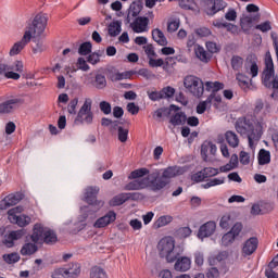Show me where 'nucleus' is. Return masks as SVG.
I'll return each instance as SVG.
<instances>
[{
	"instance_id": "obj_1",
	"label": "nucleus",
	"mask_w": 278,
	"mask_h": 278,
	"mask_svg": "<svg viewBox=\"0 0 278 278\" xmlns=\"http://www.w3.org/2000/svg\"><path fill=\"white\" fill-rule=\"evenodd\" d=\"M47 14L39 13L37 14L31 24L26 27V30L22 37V39L15 42L12 48L10 49L9 55L14 56L18 55L29 42H31V38H38L45 34V29H47Z\"/></svg>"
},
{
	"instance_id": "obj_2",
	"label": "nucleus",
	"mask_w": 278,
	"mask_h": 278,
	"mask_svg": "<svg viewBox=\"0 0 278 278\" xmlns=\"http://www.w3.org/2000/svg\"><path fill=\"white\" fill-rule=\"evenodd\" d=\"M236 131L241 136H248L250 149H255V142L262 138L264 127L262 123L254 117H241L236 122Z\"/></svg>"
},
{
	"instance_id": "obj_3",
	"label": "nucleus",
	"mask_w": 278,
	"mask_h": 278,
	"mask_svg": "<svg viewBox=\"0 0 278 278\" xmlns=\"http://www.w3.org/2000/svg\"><path fill=\"white\" fill-rule=\"evenodd\" d=\"M182 173L184 168L177 165L152 172L150 174L151 190H153V192H160V190H164V188H166V186L170 184V179L179 177V175H181Z\"/></svg>"
},
{
	"instance_id": "obj_4",
	"label": "nucleus",
	"mask_w": 278,
	"mask_h": 278,
	"mask_svg": "<svg viewBox=\"0 0 278 278\" xmlns=\"http://www.w3.org/2000/svg\"><path fill=\"white\" fill-rule=\"evenodd\" d=\"M263 84L265 88H273V99H278V77L275 76V63H273V56L266 54L265 70L263 71Z\"/></svg>"
},
{
	"instance_id": "obj_5",
	"label": "nucleus",
	"mask_w": 278,
	"mask_h": 278,
	"mask_svg": "<svg viewBox=\"0 0 278 278\" xmlns=\"http://www.w3.org/2000/svg\"><path fill=\"white\" fill-rule=\"evenodd\" d=\"M41 238H43L45 244H55L58 242L55 231L51 228H45L42 224H35L30 240L31 242L38 243Z\"/></svg>"
},
{
	"instance_id": "obj_6",
	"label": "nucleus",
	"mask_w": 278,
	"mask_h": 278,
	"mask_svg": "<svg viewBox=\"0 0 278 278\" xmlns=\"http://www.w3.org/2000/svg\"><path fill=\"white\" fill-rule=\"evenodd\" d=\"M159 253L161 257H165V260L172 264L177 260V252H175V239L173 237H165L160 240L157 244Z\"/></svg>"
},
{
	"instance_id": "obj_7",
	"label": "nucleus",
	"mask_w": 278,
	"mask_h": 278,
	"mask_svg": "<svg viewBox=\"0 0 278 278\" xmlns=\"http://www.w3.org/2000/svg\"><path fill=\"white\" fill-rule=\"evenodd\" d=\"M184 86L188 92L198 99H201V97H203V92H205L203 80L197 76H186L184 79Z\"/></svg>"
},
{
	"instance_id": "obj_8",
	"label": "nucleus",
	"mask_w": 278,
	"mask_h": 278,
	"mask_svg": "<svg viewBox=\"0 0 278 278\" xmlns=\"http://www.w3.org/2000/svg\"><path fill=\"white\" fill-rule=\"evenodd\" d=\"M94 113H92V99L87 98L78 111L75 123H79L80 125H92Z\"/></svg>"
},
{
	"instance_id": "obj_9",
	"label": "nucleus",
	"mask_w": 278,
	"mask_h": 278,
	"mask_svg": "<svg viewBox=\"0 0 278 278\" xmlns=\"http://www.w3.org/2000/svg\"><path fill=\"white\" fill-rule=\"evenodd\" d=\"M155 15L153 14V11L148 12V17L147 16H139L135 20H132L130 23H128L130 29L135 34H144V31H149V18H154Z\"/></svg>"
},
{
	"instance_id": "obj_10",
	"label": "nucleus",
	"mask_w": 278,
	"mask_h": 278,
	"mask_svg": "<svg viewBox=\"0 0 278 278\" xmlns=\"http://www.w3.org/2000/svg\"><path fill=\"white\" fill-rule=\"evenodd\" d=\"M23 212L22 206H16L8 211V216L10 223L18 225V227H27L31 223V217L27 215H18Z\"/></svg>"
},
{
	"instance_id": "obj_11",
	"label": "nucleus",
	"mask_w": 278,
	"mask_h": 278,
	"mask_svg": "<svg viewBox=\"0 0 278 278\" xmlns=\"http://www.w3.org/2000/svg\"><path fill=\"white\" fill-rule=\"evenodd\" d=\"M97 194H99V187H88L84 197L85 203L94 207L96 212L105 205L102 200H97Z\"/></svg>"
},
{
	"instance_id": "obj_12",
	"label": "nucleus",
	"mask_w": 278,
	"mask_h": 278,
	"mask_svg": "<svg viewBox=\"0 0 278 278\" xmlns=\"http://www.w3.org/2000/svg\"><path fill=\"white\" fill-rule=\"evenodd\" d=\"M25 100L21 97H11L0 103V114H12L14 110L21 108Z\"/></svg>"
},
{
	"instance_id": "obj_13",
	"label": "nucleus",
	"mask_w": 278,
	"mask_h": 278,
	"mask_svg": "<svg viewBox=\"0 0 278 278\" xmlns=\"http://www.w3.org/2000/svg\"><path fill=\"white\" fill-rule=\"evenodd\" d=\"M144 4L142 3V1H134L127 10V15L124 20L125 25L131 23L132 21H136V18H139L140 12H142Z\"/></svg>"
},
{
	"instance_id": "obj_14",
	"label": "nucleus",
	"mask_w": 278,
	"mask_h": 278,
	"mask_svg": "<svg viewBox=\"0 0 278 278\" xmlns=\"http://www.w3.org/2000/svg\"><path fill=\"white\" fill-rule=\"evenodd\" d=\"M222 101L223 97L210 94L205 101H202L197 105V114H205V110H207V108H212V105H214V108H218Z\"/></svg>"
},
{
	"instance_id": "obj_15",
	"label": "nucleus",
	"mask_w": 278,
	"mask_h": 278,
	"mask_svg": "<svg viewBox=\"0 0 278 278\" xmlns=\"http://www.w3.org/2000/svg\"><path fill=\"white\" fill-rule=\"evenodd\" d=\"M81 273V269L79 268V265L75 264L72 268H58L52 273V278H77L79 277V274Z\"/></svg>"
},
{
	"instance_id": "obj_16",
	"label": "nucleus",
	"mask_w": 278,
	"mask_h": 278,
	"mask_svg": "<svg viewBox=\"0 0 278 278\" xmlns=\"http://www.w3.org/2000/svg\"><path fill=\"white\" fill-rule=\"evenodd\" d=\"M204 5L207 16H214V14H218L220 10L227 8V2L223 0H205Z\"/></svg>"
},
{
	"instance_id": "obj_17",
	"label": "nucleus",
	"mask_w": 278,
	"mask_h": 278,
	"mask_svg": "<svg viewBox=\"0 0 278 278\" xmlns=\"http://www.w3.org/2000/svg\"><path fill=\"white\" fill-rule=\"evenodd\" d=\"M244 68L248 75H251L252 78L260 75V66H257V55L249 54L245 59Z\"/></svg>"
},
{
	"instance_id": "obj_18",
	"label": "nucleus",
	"mask_w": 278,
	"mask_h": 278,
	"mask_svg": "<svg viewBox=\"0 0 278 278\" xmlns=\"http://www.w3.org/2000/svg\"><path fill=\"white\" fill-rule=\"evenodd\" d=\"M23 201V193H10L0 202V210H8V207H12L13 205H17Z\"/></svg>"
},
{
	"instance_id": "obj_19",
	"label": "nucleus",
	"mask_w": 278,
	"mask_h": 278,
	"mask_svg": "<svg viewBox=\"0 0 278 278\" xmlns=\"http://www.w3.org/2000/svg\"><path fill=\"white\" fill-rule=\"evenodd\" d=\"M144 188H151L150 174L146 178L130 181L125 186V190H144Z\"/></svg>"
},
{
	"instance_id": "obj_20",
	"label": "nucleus",
	"mask_w": 278,
	"mask_h": 278,
	"mask_svg": "<svg viewBox=\"0 0 278 278\" xmlns=\"http://www.w3.org/2000/svg\"><path fill=\"white\" fill-rule=\"evenodd\" d=\"M260 21V15L251 16V15H243L240 20V27L247 36L251 34V29L253 28V24Z\"/></svg>"
},
{
	"instance_id": "obj_21",
	"label": "nucleus",
	"mask_w": 278,
	"mask_h": 278,
	"mask_svg": "<svg viewBox=\"0 0 278 278\" xmlns=\"http://www.w3.org/2000/svg\"><path fill=\"white\" fill-rule=\"evenodd\" d=\"M260 244V240L256 237H252L248 239L242 247L241 253L243 257H249V255H253L255 251H257V245Z\"/></svg>"
},
{
	"instance_id": "obj_22",
	"label": "nucleus",
	"mask_w": 278,
	"mask_h": 278,
	"mask_svg": "<svg viewBox=\"0 0 278 278\" xmlns=\"http://www.w3.org/2000/svg\"><path fill=\"white\" fill-rule=\"evenodd\" d=\"M219 174L218 168L214 167H205L202 170L195 173L193 175L194 181L201 182L205 181V179H210V177H216Z\"/></svg>"
},
{
	"instance_id": "obj_23",
	"label": "nucleus",
	"mask_w": 278,
	"mask_h": 278,
	"mask_svg": "<svg viewBox=\"0 0 278 278\" xmlns=\"http://www.w3.org/2000/svg\"><path fill=\"white\" fill-rule=\"evenodd\" d=\"M116 220V212L109 211L104 216L98 218L93 224L96 229H103V227H108V225H112Z\"/></svg>"
},
{
	"instance_id": "obj_24",
	"label": "nucleus",
	"mask_w": 278,
	"mask_h": 278,
	"mask_svg": "<svg viewBox=\"0 0 278 278\" xmlns=\"http://www.w3.org/2000/svg\"><path fill=\"white\" fill-rule=\"evenodd\" d=\"M216 231V222H206L203 224L198 231V238L203 240V238H210V236H214Z\"/></svg>"
},
{
	"instance_id": "obj_25",
	"label": "nucleus",
	"mask_w": 278,
	"mask_h": 278,
	"mask_svg": "<svg viewBox=\"0 0 278 278\" xmlns=\"http://www.w3.org/2000/svg\"><path fill=\"white\" fill-rule=\"evenodd\" d=\"M236 79L238 81V86L243 89L244 92H249V90H253V80L249 78V76L238 73L236 75Z\"/></svg>"
},
{
	"instance_id": "obj_26",
	"label": "nucleus",
	"mask_w": 278,
	"mask_h": 278,
	"mask_svg": "<svg viewBox=\"0 0 278 278\" xmlns=\"http://www.w3.org/2000/svg\"><path fill=\"white\" fill-rule=\"evenodd\" d=\"M23 236H25V229L11 231L8 236H5L3 244H5L8 249H12V247H14V240H21Z\"/></svg>"
},
{
	"instance_id": "obj_27",
	"label": "nucleus",
	"mask_w": 278,
	"mask_h": 278,
	"mask_svg": "<svg viewBox=\"0 0 278 278\" xmlns=\"http://www.w3.org/2000/svg\"><path fill=\"white\" fill-rule=\"evenodd\" d=\"M213 26L217 29H227V31H230V34H236V31H238V26L229 22H225L224 18H217L213 21Z\"/></svg>"
},
{
	"instance_id": "obj_28",
	"label": "nucleus",
	"mask_w": 278,
	"mask_h": 278,
	"mask_svg": "<svg viewBox=\"0 0 278 278\" xmlns=\"http://www.w3.org/2000/svg\"><path fill=\"white\" fill-rule=\"evenodd\" d=\"M191 264H192V261H190L189 257L184 256V257L177 258L174 265V268L179 273H186V270H190Z\"/></svg>"
},
{
	"instance_id": "obj_29",
	"label": "nucleus",
	"mask_w": 278,
	"mask_h": 278,
	"mask_svg": "<svg viewBox=\"0 0 278 278\" xmlns=\"http://www.w3.org/2000/svg\"><path fill=\"white\" fill-rule=\"evenodd\" d=\"M225 88V84L220 81H206L205 83V90L207 92H211V94H214V97H220L218 94V90H223Z\"/></svg>"
},
{
	"instance_id": "obj_30",
	"label": "nucleus",
	"mask_w": 278,
	"mask_h": 278,
	"mask_svg": "<svg viewBox=\"0 0 278 278\" xmlns=\"http://www.w3.org/2000/svg\"><path fill=\"white\" fill-rule=\"evenodd\" d=\"M225 140L227 144H229V147H231L232 149H237V147H239L240 144V138L232 130H227L225 132Z\"/></svg>"
},
{
	"instance_id": "obj_31",
	"label": "nucleus",
	"mask_w": 278,
	"mask_h": 278,
	"mask_svg": "<svg viewBox=\"0 0 278 278\" xmlns=\"http://www.w3.org/2000/svg\"><path fill=\"white\" fill-rule=\"evenodd\" d=\"M152 39L154 42L159 43L160 47H166V45H168L166 36H164V33L160 28L152 29Z\"/></svg>"
},
{
	"instance_id": "obj_32",
	"label": "nucleus",
	"mask_w": 278,
	"mask_h": 278,
	"mask_svg": "<svg viewBox=\"0 0 278 278\" xmlns=\"http://www.w3.org/2000/svg\"><path fill=\"white\" fill-rule=\"evenodd\" d=\"M187 116L184 112H177L170 116L169 123L173 127H179L180 125H186Z\"/></svg>"
},
{
	"instance_id": "obj_33",
	"label": "nucleus",
	"mask_w": 278,
	"mask_h": 278,
	"mask_svg": "<svg viewBox=\"0 0 278 278\" xmlns=\"http://www.w3.org/2000/svg\"><path fill=\"white\" fill-rule=\"evenodd\" d=\"M195 56L200 59L201 62H210L212 54H210L207 51H205V48L197 45L194 48Z\"/></svg>"
},
{
	"instance_id": "obj_34",
	"label": "nucleus",
	"mask_w": 278,
	"mask_h": 278,
	"mask_svg": "<svg viewBox=\"0 0 278 278\" xmlns=\"http://www.w3.org/2000/svg\"><path fill=\"white\" fill-rule=\"evenodd\" d=\"M37 252H38V245L36 242L25 243L20 251L21 255H34Z\"/></svg>"
},
{
	"instance_id": "obj_35",
	"label": "nucleus",
	"mask_w": 278,
	"mask_h": 278,
	"mask_svg": "<svg viewBox=\"0 0 278 278\" xmlns=\"http://www.w3.org/2000/svg\"><path fill=\"white\" fill-rule=\"evenodd\" d=\"M260 166H266L270 162V151L261 149L257 154Z\"/></svg>"
},
{
	"instance_id": "obj_36",
	"label": "nucleus",
	"mask_w": 278,
	"mask_h": 278,
	"mask_svg": "<svg viewBox=\"0 0 278 278\" xmlns=\"http://www.w3.org/2000/svg\"><path fill=\"white\" fill-rule=\"evenodd\" d=\"M225 184V177L222 178H212L208 179L206 182L201 185V188L204 190H208V188H214L215 186H223Z\"/></svg>"
},
{
	"instance_id": "obj_37",
	"label": "nucleus",
	"mask_w": 278,
	"mask_h": 278,
	"mask_svg": "<svg viewBox=\"0 0 278 278\" xmlns=\"http://www.w3.org/2000/svg\"><path fill=\"white\" fill-rule=\"evenodd\" d=\"M121 31H122L121 22L115 21L109 25V36H111L112 38H116V36L121 34Z\"/></svg>"
},
{
	"instance_id": "obj_38",
	"label": "nucleus",
	"mask_w": 278,
	"mask_h": 278,
	"mask_svg": "<svg viewBox=\"0 0 278 278\" xmlns=\"http://www.w3.org/2000/svg\"><path fill=\"white\" fill-rule=\"evenodd\" d=\"M92 86H94V88H97L98 90H103V88H105V86H108V80L105 79L103 74H98L94 77Z\"/></svg>"
},
{
	"instance_id": "obj_39",
	"label": "nucleus",
	"mask_w": 278,
	"mask_h": 278,
	"mask_svg": "<svg viewBox=\"0 0 278 278\" xmlns=\"http://www.w3.org/2000/svg\"><path fill=\"white\" fill-rule=\"evenodd\" d=\"M131 75H136V72L115 73L111 75V81H123V79H131Z\"/></svg>"
},
{
	"instance_id": "obj_40",
	"label": "nucleus",
	"mask_w": 278,
	"mask_h": 278,
	"mask_svg": "<svg viewBox=\"0 0 278 278\" xmlns=\"http://www.w3.org/2000/svg\"><path fill=\"white\" fill-rule=\"evenodd\" d=\"M123 203H127V193H119L110 201V205H112L113 207L123 205Z\"/></svg>"
},
{
	"instance_id": "obj_41",
	"label": "nucleus",
	"mask_w": 278,
	"mask_h": 278,
	"mask_svg": "<svg viewBox=\"0 0 278 278\" xmlns=\"http://www.w3.org/2000/svg\"><path fill=\"white\" fill-rule=\"evenodd\" d=\"M79 55H90L92 53V43L90 41L83 42L78 48Z\"/></svg>"
},
{
	"instance_id": "obj_42",
	"label": "nucleus",
	"mask_w": 278,
	"mask_h": 278,
	"mask_svg": "<svg viewBox=\"0 0 278 278\" xmlns=\"http://www.w3.org/2000/svg\"><path fill=\"white\" fill-rule=\"evenodd\" d=\"M162 116H170V109L168 108H161L159 110H156L154 113H153V119L154 121H161L162 119Z\"/></svg>"
},
{
	"instance_id": "obj_43",
	"label": "nucleus",
	"mask_w": 278,
	"mask_h": 278,
	"mask_svg": "<svg viewBox=\"0 0 278 278\" xmlns=\"http://www.w3.org/2000/svg\"><path fill=\"white\" fill-rule=\"evenodd\" d=\"M179 7L182 10H191L194 12L197 10V2H194V0H180Z\"/></svg>"
},
{
	"instance_id": "obj_44",
	"label": "nucleus",
	"mask_w": 278,
	"mask_h": 278,
	"mask_svg": "<svg viewBox=\"0 0 278 278\" xmlns=\"http://www.w3.org/2000/svg\"><path fill=\"white\" fill-rule=\"evenodd\" d=\"M179 25H181V21L179 18H172L167 23V31L169 34H174V31H177L179 29Z\"/></svg>"
},
{
	"instance_id": "obj_45",
	"label": "nucleus",
	"mask_w": 278,
	"mask_h": 278,
	"mask_svg": "<svg viewBox=\"0 0 278 278\" xmlns=\"http://www.w3.org/2000/svg\"><path fill=\"white\" fill-rule=\"evenodd\" d=\"M144 175H150L149 169L142 167V168L132 170L129 175V179H140V177H144Z\"/></svg>"
},
{
	"instance_id": "obj_46",
	"label": "nucleus",
	"mask_w": 278,
	"mask_h": 278,
	"mask_svg": "<svg viewBox=\"0 0 278 278\" xmlns=\"http://www.w3.org/2000/svg\"><path fill=\"white\" fill-rule=\"evenodd\" d=\"M90 278H108V274L101 267H93L90 271Z\"/></svg>"
},
{
	"instance_id": "obj_47",
	"label": "nucleus",
	"mask_w": 278,
	"mask_h": 278,
	"mask_svg": "<svg viewBox=\"0 0 278 278\" xmlns=\"http://www.w3.org/2000/svg\"><path fill=\"white\" fill-rule=\"evenodd\" d=\"M244 64V59L238 55H233L231 58V66L235 71H240Z\"/></svg>"
},
{
	"instance_id": "obj_48",
	"label": "nucleus",
	"mask_w": 278,
	"mask_h": 278,
	"mask_svg": "<svg viewBox=\"0 0 278 278\" xmlns=\"http://www.w3.org/2000/svg\"><path fill=\"white\" fill-rule=\"evenodd\" d=\"M233 242H236V237L230 231L222 237V244L224 247H229V244H233Z\"/></svg>"
},
{
	"instance_id": "obj_49",
	"label": "nucleus",
	"mask_w": 278,
	"mask_h": 278,
	"mask_svg": "<svg viewBox=\"0 0 278 278\" xmlns=\"http://www.w3.org/2000/svg\"><path fill=\"white\" fill-rule=\"evenodd\" d=\"M2 257L7 264H16L21 260L18 253L4 254Z\"/></svg>"
},
{
	"instance_id": "obj_50",
	"label": "nucleus",
	"mask_w": 278,
	"mask_h": 278,
	"mask_svg": "<svg viewBox=\"0 0 278 278\" xmlns=\"http://www.w3.org/2000/svg\"><path fill=\"white\" fill-rule=\"evenodd\" d=\"M143 51L148 58V60H151V58H157V53H155V48L152 43H148L147 46H143Z\"/></svg>"
},
{
	"instance_id": "obj_51",
	"label": "nucleus",
	"mask_w": 278,
	"mask_h": 278,
	"mask_svg": "<svg viewBox=\"0 0 278 278\" xmlns=\"http://www.w3.org/2000/svg\"><path fill=\"white\" fill-rule=\"evenodd\" d=\"M161 96L163 99H172L175 97V88L167 86L161 90Z\"/></svg>"
},
{
	"instance_id": "obj_52",
	"label": "nucleus",
	"mask_w": 278,
	"mask_h": 278,
	"mask_svg": "<svg viewBox=\"0 0 278 278\" xmlns=\"http://www.w3.org/2000/svg\"><path fill=\"white\" fill-rule=\"evenodd\" d=\"M255 29L262 31L263 34H266V31H270V29H273V25L270 24V21H266L264 23L257 24L255 26Z\"/></svg>"
},
{
	"instance_id": "obj_53",
	"label": "nucleus",
	"mask_w": 278,
	"mask_h": 278,
	"mask_svg": "<svg viewBox=\"0 0 278 278\" xmlns=\"http://www.w3.org/2000/svg\"><path fill=\"white\" fill-rule=\"evenodd\" d=\"M79 103L78 98H74L73 100L70 101L67 105V112L68 114H77V104Z\"/></svg>"
},
{
	"instance_id": "obj_54",
	"label": "nucleus",
	"mask_w": 278,
	"mask_h": 278,
	"mask_svg": "<svg viewBox=\"0 0 278 278\" xmlns=\"http://www.w3.org/2000/svg\"><path fill=\"white\" fill-rule=\"evenodd\" d=\"M76 66L79 71H84L85 73L90 71V65H88L85 58H78Z\"/></svg>"
},
{
	"instance_id": "obj_55",
	"label": "nucleus",
	"mask_w": 278,
	"mask_h": 278,
	"mask_svg": "<svg viewBox=\"0 0 278 278\" xmlns=\"http://www.w3.org/2000/svg\"><path fill=\"white\" fill-rule=\"evenodd\" d=\"M129 137V129L124 127H118V140L119 142H127V138Z\"/></svg>"
},
{
	"instance_id": "obj_56",
	"label": "nucleus",
	"mask_w": 278,
	"mask_h": 278,
	"mask_svg": "<svg viewBox=\"0 0 278 278\" xmlns=\"http://www.w3.org/2000/svg\"><path fill=\"white\" fill-rule=\"evenodd\" d=\"M99 108L103 114H112V104H110V102L101 101Z\"/></svg>"
},
{
	"instance_id": "obj_57",
	"label": "nucleus",
	"mask_w": 278,
	"mask_h": 278,
	"mask_svg": "<svg viewBox=\"0 0 278 278\" xmlns=\"http://www.w3.org/2000/svg\"><path fill=\"white\" fill-rule=\"evenodd\" d=\"M230 225H231V215H224L220 218L219 226L222 227V229H229Z\"/></svg>"
},
{
	"instance_id": "obj_58",
	"label": "nucleus",
	"mask_w": 278,
	"mask_h": 278,
	"mask_svg": "<svg viewBox=\"0 0 278 278\" xmlns=\"http://www.w3.org/2000/svg\"><path fill=\"white\" fill-rule=\"evenodd\" d=\"M127 201H142L144 199V195L140 192H129L126 193Z\"/></svg>"
},
{
	"instance_id": "obj_59",
	"label": "nucleus",
	"mask_w": 278,
	"mask_h": 278,
	"mask_svg": "<svg viewBox=\"0 0 278 278\" xmlns=\"http://www.w3.org/2000/svg\"><path fill=\"white\" fill-rule=\"evenodd\" d=\"M239 160L243 164V166H247V165L251 164V154H249L245 151H241L239 153Z\"/></svg>"
},
{
	"instance_id": "obj_60",
	"label": "nucleus",
	"mask_w": 278,
	"mask_h": 278,
	"mask_svg": "<svg viewBox=\"0 0 278 278\" xmlns=\"http://www.w3.org/2000/svg\"><path fill=\"white\" fill-rule=\"evenodd\" d=\"M8 71L23 73V61H15L12 65H8Z\"/></svg>"
},
{
	"instance_id": "obj_61",
	"label": "nucleus",
	"mask_w": 278,
	"mask_h": 278,
	"mask_svg": "<svg viewBox=\"0 0 278 278\" xmlns=\"http://www.w3.org/2000/svg\"><path fill=\"white\" fill-rule=\"evenodd\" d=\"M34 42H36L35 47H33V53H42L45 51V43L40 39H35Z\"/></svg>"
},
{
	"instance_id": "obj_62",
	"label": "nucleus",
	"mask_w": 278,
	"mask_h": 278,
	"mask_svg": "<svg viewBox=\"0 0 278 278\" xmlns=\"http://www.w3.org/2000/svg\"><path fill=\"white\" fill-rule=\"evenodd\" d=\"M205 47L208 53H218L220 51V47L213 41H206Z\"/></svg>"
},
{
	"instance_id": "obj_63",
	"label": "nucleus",
	"mask_w": 278,
	"mask_h": 278,
	"mask_svg": "<svg viewBox=\"0 0 278 278\" xmlns=\"http://www.w3.org/2000/svg\"><path fill=\"white\" fill-rule=\"evenodd\" d=\"M241 232H242V223H236L230 229V233H232L236 238H238V236H240Z\"/></svg>"
},
{
	"instance_id": "obj_64",
	"label": "nucleus",
	"mask_w": 278,
	"mask_h": 278,
	"mask_svg": "<svg viewBox=\"0 0 278 278\" xmlns=\"http://www.w3.org/2000/svg\"><path fill=\"white\" fill-rule=\"evenodd\" d=\"M206 277L207 278H219L220 277V271H218V268L212 267L206 273Z\"/></svg>"
}]
</instances>
